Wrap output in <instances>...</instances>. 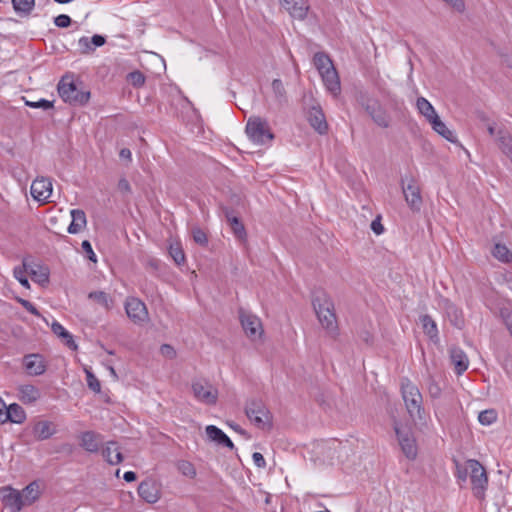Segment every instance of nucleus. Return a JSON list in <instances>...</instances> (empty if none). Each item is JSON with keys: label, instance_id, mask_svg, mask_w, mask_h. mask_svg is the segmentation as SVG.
<instances>
[{"label": "nucleus", "instance_id": "5fc2aeb1", "mask_svg": "<svg viewBox=\"0 0 512 512\" xmlns=\"http://www.w3.org/2000/svg\"><path fill=\"white\" fill-rule=\"evenodd\" d=\"M16 300L31 314H33L37 317L42 316L41 313L39 312V310L30 301L23 299V298H19V297L16 298Z\"/></svg>", "mask_w": 512, "mask_h": 512}, {"label": "nucleus", "instance_id": "2f4dec72", "mask_svg": "<svg viewBox=\"0 0 512 512\" xmlns=\"http://www.w3.org/2000/svg\"><path fill=\"white\" fill-rule=\"evenodd\" d=\"M28 273L31 279L41 286L49 283L50 271L47 266L37 265L36 268H28Z\"/></svg>", "mask_w": 512, "mask_h": 512}, {"label": "nucleus", "instance_id": "cd10ccee", "mask_svg": "<svg viewBox=\"0 0 512 512\" xmlns=\"http://www.w3.org/2000/svg\"><path fill=\"white\" fill-rule=\"evenodd\" d=\"M429 123L432 125L433 130L437 132L439 135H441L443 138H445L447 141L451 143L457 142L454 133L447 128L445 123L441 121L438 115H434L433 119L430 120Z\"/></svg>", "mask_w": 512, "mask_h": 512}, {"label": "nucleus", "instance_id": "052dcab7", "mask_svg": "<svg viewBox=\"0 0 512 512\" xmlns=\"http://www.w3.org/2000/svg\"><path fill=\"white\" fill-rule=\"evenodd\" d=\"M253 461L258 468H265L266 461L263 455L259 452H254L252 455Z\"/></svg>", "mask_w": 512, "mask_h": 512}, {"label": "nucleus", "instance_id": "37998d69", "mask_svg": "<svg viewBox=\"0 0 512 512\" xmlns=\"http://www.w3.org/2000/svg\"><path fill=\"white\" fill-rule=\"evenodd\" d=\"M272 90L276 100L279 103L286 102V90L280 79H274L272 82Z\"/></svg>", "mask_w": 512, "mask_h": 512}, {"label": "nucleus", "instance_id": "20e7f679", "mask_svg": "<svg viewBox=\"0 0 512 512\" xmlns=\"http://www.w3.org/2000/svg\"><path fill=\"white\" fill-rule=\"evenodd\" d=\"M245 414L257 428L262 430L272 428V414L261 399L248 400L245 405Z\"/></svg>", "mask_w": 512, "mask_h": 512}, {"label": "nucleus", "instance_id": "bf43d9fd", "mask_svg": "<svg viewBox=\"0 0 512 512\" xmlns=\"http://www.w3.org/2000/svg\"><path fill=\"white\" fill-rule=\"evenodd\" d=\"M447 2L452 8H454L458 12H463L465 10L464 0H444Z\"/></svg>", "mask_w": 512, "mask_h": 512}, {"label": "nucleus", "instance_id": "2eb2a0df", "mask_svg": "<svg viewBox=\"0 0 512 512\" xmlns=\"http://www.w3.org/2000/svg\"><path fill=\"white\" fill-rule=\"evenodd\" d=\"M307 120L319 134L324 135L328 132V123L320 105L312 106L309 109Z\"/></svg>", "mask_w": 512, "mask_h": 512}, {"label": "nucleus", "instance_id": "13d9d810", "mask_svg": "<svg viewBox=\"0 0 512 512\" xmlns=\"http://www.w3.org/2000/svg\"><path fill=\"white\" fill-rule=\"evenodd\" d=\"M371 230L376 234V235H380L383 233L384 231V227L381 223V218L380 216H378L376 219H374L372 222H371Z\"/></svg>", "mask_w": 512, "mask_h": 512}, {"label": "nucleus", "instance_id": "1a4fd4ad", "mask_svg": "<svg viewBox=\"0 0 512 512\" xmlns=\"http://www.w3.org/2000/svg\"><path fill=\"white\" fill-rule=\"evenodd\" d=\"M194 397L208 405H214L217 402L218 390L206 380H196L192 383Z\"/></svg>", "mask_w": 512, "mask_h": 512}, {"label": "nucleus", "instance_id": "ea45409f", "mask_svg": "<svg viewBox=\"0 0 512 512\" xmlns=\"http://www.w3.org/2000/svg\"><path fill=\"white\" fill-rule=\"evenodd\" d=\"M205 431L208 438L211 441L217 443L218 445H220L222 440H224L225 437L227 436L220 428H218L215 425L206 426Z\"/></svg>", "mask_w": 512, "mask_h": 512}, {"label": "nucleus", "instance_id": "e2e57ef3", "mask_svg": "<svg viewBox=\"0 0 512 512\" xmlns=\"http://www.w3.org/2000/svg\"><path fill=\"white\" fill-rule=\"evenodd\" d=\"M161 353L170 359L175 357V355H176L174 348L168 344H163L161 346Z\"/></svg>", "mask_w": 512, "mask_h": 512}, {"label": "nucleus", "instance_id": "58836bf2", "mask_svg": "<svg viewBox=\"0 0 512 512\" xmlns=\"http://www.w3.org/2000/svg\"><path fill=\"white\" fill-rule=\"evenodd\" d=\"M416 104H417V108H418L419 112L423 116H425L428 121L432 120L434 115H437L434 107L424 97H419L417 99V103Z\"/></svg>", "mask_w": 512, "mask_h": 512}, {"label": "nucleus", "instance_id": "6e6d98bb", "mask_svg": "<svg viewBox=\"0 0 512 512\" xmlns=\"http://www.w3.org/2000/svg\"><path fill=\"white\" fill-rule=\"evenodd\" d=\"M83 251L86 253V257L92 261L97 262L96 254L93 251L92 245L88 240H84L81 244Z\"/></svg>", "mask_w": 512, "mask_h": 512}, {"label": "nucleus", "instance_id": "dca6fc26", "mask_svg": "<svg viewBox=\"0 0 512 512\" xmlns=\"http://www.w3.org/2000/svg\"><path fill=\"white\" fill-rule=\"evenodd\" d=\"M282 7L293 17L299 20L306 18L309 4L308 0H279Z\"/></svg>", "mask_w": 512, "mask_h": 512}, {"label": "nucleus", "instance_id": "0eeeda50", "mask_svg": "<svg viewBox=\"0 0 512 512\" xmlns=\"http://www.w3.org/2000/svg\"><path fill=\"white\" fill-rule=\"evenodd\" d=\"M467 463L468 468L470 469V480L473 494L476 498L483 500L485 498V491L488 485L486 470L478 460L469 459Z\"/></svg>", "mask_w": 512, "mask_h": 512}, {"label": "nucleus", "instance_id": "de8ad7c7", "mask_svg": "<svg viewBox=\"0 0 512 512\" xmlns=\"http://www.w3.org/2000/svg\"><path fill=\"white\" fill-rule=\"evenodd\" d=\"M85 373L89 389H91L95 393H99L101 391L100 381L90 370L85 369Z\"/></svg>", "mask_w": 512, "mask_h": 512}, {"label": "nucleus", "instance_id": "473e14b6", "mask_svg": "<svg viewBox=\"0 0 512 512\" xmlns=\"http://www.w3.org/2000/svg\"><path fill=\"white\" fill-rule=\"evenodd\" d=\"M38 488V484L36 482H32L22 490L21 495L23 496V507L33 504L39 498Z\"/></svg>", "mask_w": 512, "mask_h": 512}, {"label": "nucleus", "instance_id": "864d4df0", "mask_svg": "<svg viewBox=\"0 0 512 512\" xmlns=\"http://www.w3.org/2000/svg\"><path fill=\"white\" fill-rule=\"evenodd\" d=\"M78 44L81 48L82 54H89L94 51V47L92 46V43H91V38L89 39L88 37H85V36L81 37L78 41Z\"/></svg>", "mask_w": 512, "mask_h": 512}, {"label": "nucleus", "instance_id": "49530a36", "mask_svg": "<svg viewBox=\"0 0 512 512\" xmlns=\"http://www.w3.org/2000/svg\"><path fill=\"white\" fill-rule=\"evenodd\" d=\"M88 298L96 301L105 308H109V295L104 291L90 292Z\"/></svg>", "mask_w": 512, "mask_h": 512}, {"label": "nucleus", "instance_id": "f03ea898", "mask_svg": "<svg viewBox=\"0 0 512 512\" xmlns=\"http://www.w3.org/2000/svg\"><path fill=\"white\" fill-rule=\"evenodd\" d=\"M58 94L65 103L74 106H83L90 99V91L79 89L78 84L73 80V76L64 75L57 86Z\"/></svg>", "mask_w": 512, "mask_h": 512}, {"label": "nucleus", "instance_id": "bb28decb", "mask_svg": "<svg viewBox=\"0 0 512 512\" xmlns=\"http://www.w3.org/2000/svg\"><path fill=\"white\" fill-rule=\"evenodd\" d=\"M25 419L26 413L19 404L13 403L6 408L4 421L21 424Z\"/></svg>", "mask_w": 512, "mask_h": 512}, {"label": "nucleus", "instance_id": "69168bd1", "mask_svg": "<svg viewBox=\"0 0 512 512\" xmlns=\"http://www.w3.org/2000/svg\"><path fill=\"white\" fill-rule=\"evenodd\" d=\"M74 450H75V447H74V445H73V444H70V443H63V444L59 447V449L57 450V452H64V453H66V454H68V455H71V454H73Z\"/></svg>", "mask_w": 512, "mask_h": 512}, {"label": "nucleus", "instance_id": "c03bdc74", "mask_svg": "<svg viewBox=\"0 0 512 512\" xmlns=\"http://www.w3.org/2000/svg\"><path fill=\"white\" fill-rule=\"evenodd\" d=\"M177 468L184 476L194 478L196 476V469L194 465L186 460H180L177 463Z\"/></svg>", "mask_w": 512, "mask_h": 512}, {"label": "nucleus", "instance_id": "5701e85b", "mask_svg": "<svg viewBox=\"0 0 512 512\" xmlns=\"http://www.w3.org/2000/svg\"><path fill=\"white\" fill-rule=\"evenodd\" d=\"M450 359L454 365V369L457 375H461L467 370L469 360L462 349L458 347H452L450 349Z\"/></svg>", "mask_w": 512, "mask_h": 512}, {"label": "nucleus", "instance_id": "c756f323", "mask_svg": "<svg viewBox=\"0 0 512 512\" xmlns=\"http://www.w3.org/2000/svg\"><path fill=\"white\" fill-rule=\"evenodd\" d=\"M419 321L422 325L424 333L433 341L437 342L438 338V329L436 322L432 319V317L428 314L421 315L419 317Z\"/></svg>", "mask_w": 512, "mask_h": 512}, {"label": "nucleus", "instance_id": "338daca9", "mask_svg": "<svg viewBox=\"0 0 512 512\" xmlns=\"http://www.w3.org/2000/svg\"><path fill=\"white\" fill-rule=\"evenodd\" d=\"M229 426L234 430L236 431L237 433L243 435L244 437L246 438H250V435L247 433V431H245L244 429H242L240 427V425L234 423V422H231V423H228Z\"/></svg>", "mask_w": 512, "mask_h": 512}, {"label": "nucleus", "instance_id": "a18cd8bd", "mask_svg": "<svg viewBox=\"0 0 512 512\" xmlns=\"http://www.w3.org/2000/svg\"><path fill=\"white\" fill-rule=\"evenodd\" d=\"M497 419V413L494 409L484 410L479 413L478 420L482 425H490Z\"/></svg>", "mask_w": 512, "mask_h": 512}, {"label": "nucleus", "instance_id": "603ef678", "mask_svg": "<svg viewBox=\"0 0 512 512\" xmlns=\"http://www.w3.org/2000/svg\"><path fill=\"white\" fill-rule=\"evenodd\" d=\"M54 24L59 28H68L72 24V19L66 14H60L54 18Z\"/></svg>", "mask_w": 512, "mask_h": 512}, {"label": "nucleus", "instance_id": "79ce46f5", "mask_svg": "<svg viewBox=\"0 0 512 512\" xmlns=\"http://www.w3.org/2000/svg\"><path fill=\"white\" fill-rule=\"evenodd\" d=\"M191 236L194 242L202 247H206L208 245V237L206 232L198 226H194L191 228Z\"/></svg>", "mask_w": 512, "mask_h": 512}, {"label": "nucleus", "instance_id": "b1692460", "mask_svg": "<svg viewBox=\"0 0 512 512\" xmlns=\"http://www.w3.org/2000/svg\"><path fill=\"white\" fill-rule=\"evenodd\" d=\"M102 456L110 465H117L124 459L116 441L106 443V447L102 449Z\"/></svg>", "mask_w": 512, "mask_h": 512}, {"label": "nucleus", "instance_id": "6e6552de", "mask_svg": "<svg viewBox=\"0 0 512 512\" xmlns=\"http://www.w3.org/2000/svg\"><path fill=\"white\" fill-rule=\"evenodd\" d=\"M394 430L401 450L406 458L409 460L416 459L418 449L411 428L394 421Z\"/></svg>", "mask_w": 512, "mask_h": 512}, {"label": "nucleus", "instance_id": "7ed1b4c3", "mask_svg": "<svg viewBox=\"0 0 512 512\" xmlns=\"http://www.w3.org/2000/svg\"><path fill=\"white\" fill-rule=\"evenodd\" d=\"M357 101L377 126L390 127L392 117L378 99L372 98L366 92H360Z\"/></svg>", "mask_w": 512, "mask_h": 512}, {"label": "nucleus", "instance_id": "3c124183", "mask_svg": "<svg viewBox=\"0 0 512 512\" xmlns=\"http://www.w3.org/2000/svg\"><path fill=\"white\" fill-rule=\"evenodd\" d=\"M456 464V472L455 476L459 481L465 482L467 480L468 475H470V469L468 468V463L466 462V466H462L458 461L455 460Z\"/></svg>", "mask_w": 512, "mask_h": 512}, {"label": "nucleus", "instance_id": "9d476101", "mask_svg": "<svg viewBox=\"0 0 512 512\" xmlns=\"http://www.w3.org/2000/svg\"><path fill=\"white\" fill-rule=\"evenodd\" d=\"M402 190L408 206L413 211H420L422 206V197L419 186L416 184L414 178H411L409 183L405 186L403 179L401 180Z\"/></svg>", "mask_w": 512, "mask_h": 512}, {"label": "nucleus", "instance_id": "f8f14e48", "mask_svg": "<svg viewBox=\"0 0 512 512\" xmlns=\"http://www.w3.org/2000/svg\"><path fill=\"white\" fill-rule=\"evenodd\" d=\"M222 212L234 234V236L240 241L245 242L247 240V232L240 217L235 213L232 208L222 207Z\"/></svg>", "mask_w": 512, "mask_h": 512}, {"label": "nucleus", "instance_id": "72a5a7b5", "mask_svg": "<svg viewBox=\"0 0 512 512\" xmlns=\"http://www.w3.org/2000/svg\"><path fill=\"white\" fill-rule=\"evenodd\" d=\"M168 252H169V255L171 256V258L173 259V261L177 265H182L185 263V261H186L185 253L183 251V248H182L180 242H178V241L171 242L168 247Z\"/></svg>", "mask_w": 512, "mask_h": 512}, {"label": "nucleus", "instance_id": "4c0bfd02", "mask_svg": "<svg viewBox=\"0 0 512 512\" xmlns=\"http://www.w3.org/2000/svg\"><path fill=\"white\" fill-rule=\"evenodd\" d=\"M313 62L319 73L329 69L330 67H334L332 60L324 52L315 53Z\"/></svg>", "mask_w": 512, "mask_h": 512}, {"label": "nucleus", "instance_id": "4be33fe9", "mask_svg": "<svg viewBox=\"0 0 512 512\" xmlns=\"http://www.w3.org/2000/svg\"><path fill=\"white\" fill-rule=\"evenodd\" d=\"M24 366L30 375L38 376L42 375L46 366L42 357L39 354H30L24 357Z\"/></svg>", "mask_w": 512, "mask_h": 512}, {"label": "nucleus", "instance_id": "412c9836", "mask_svg": "<svg viewBox=\"0 0 512 512\" xmlns=\"http://www.w3.org/2000/svg\"><path fill=\"white\" fill-rule=\"evenodd\" d=\"M320 75L322 77L325 87L329 92H331L334 95L340 93V79L335 67H330L329 69L324 70L323 72L320 73Z\"/></svg>", "mask_w": 512, "mask_h": 512}, {"label": "nucleus", "instance_id": "ddd939ff", "mask_svg": "<svg viewBox=\"0 0 512 512\" xmlns=\"http://www.w3.org/2000/svg\"><path fill=\"white\" fill-rule=\"evenodd\" d=\"M125 310L127 316L134 322L139 323L146 320L148 316L145 304L138 298L130 297L126 300Z\"/></svg>", "mask_w": 512, "mask_h": 512}, {"label": "nucleus", "instance_id": "a211bd4d", "mask_svg": "<svg viewBox=\"0 0 512 512\" xmlns=\"http://www.w3.org/2000/svg\"><path fill=\"white\" fill-rule=\"evenodd\" d=\"M102 435L94 431H84L80 435V446L89 453H97L102 444Z\"/></svg>", "mask_w": 512, "mask_h": 512}, {"label": "nucleus", "instance_id": "a19ab883", "mask_svg": "<svg viewBox=\"0 0 512 512\" xmlns=\"http://www.w3.org/2000/svg\"><path fill=\"white\" fill-rule=\"evenodd\" d=\"M26 272H28V266L25 261H23L22 266H16L13 269V275L19 281V283L25 288H30L28 278L25 276Z\"/></svg>", "mask_w": 512, "mask_h": 512}, {"label": "nucleus", "instance_id": "09e8293b", "mask_svg": "<svg viewBox=\"0 0 512 512\" xmlns=\"http://www.w3.org/2000/svg\"><path fill=\"white\" fill-rule=\"evenodd\" d=\"M25 105L31 108H41L43 110H49L54 107V102L46 99H40L38 101H25Z\"/></svg>", "mask_w": 512, "mask_h": 512}, {"label": "nucleus", "instance_id": "aec40b11", "mask_svg": "<svg viewBox=\"0 0 512 512\" xmlns=\"http://www.w3.org/2000/svg\"><path fill=\"white\" fill-rule=\"evenodd\" d=\"M444 310L452 326H454L457 329H462L464 327L465 319L463 316V312L454 303H452L448 299H445Z\"/></svg>", "mask_w": 512, "mask_h": 512}, {"label": "nucleus", "instance_id": "f704fd0d", "mask_svg": "<svg viewBox=\"0 0 512 512\" xmlns=\"http://www.w3.org/2000/svg\"><path fill=\"white\" fill-rule=\"evenodd\" d=\"M13 9L21 16L30 15L34 8L35 0H11Z\"/></svg>", "mask_w": 512, "mask_h": 512}, {"label": "nucleus", "instance_id": "f257e3e1", "mask_svg": "<svg viewBox=\"0 0 512 512\" xmlns=\"http://www.w3.org/2000/svg\"><path fill=\"white\" fill-rule=\"evenodd\" d=\"M312 305L322 327L329 333L335 334L338 325L331 297L322 289L315 290L312 296Z\"/></svg>", "mask_w": 512, "mask_h": 512}, {"label": "nucleus", "instance_id": "e433bc0d", "mask_svg": "<svg viewBox=\"0 0 512 512\" xmlns=\"http://www.w3.org/2000/svg\"><path fill=\"white\" fill-rule=\"evenodd\" d=\"M21 399L25 403H33L40 398V391L33 385H23L20 387Z\"/></svg>", "mask_w": 512, "mask_h": 512}, {"label": "nucleus", "instance_id": "423d86ee", "mask_svg": "<svg viewBox=\"0 0 512 512\" xmlns=\"http://www.w3.org/2000/svg\"><path fill=\"white\" fill-rule=\"evenodd\" d=\"M245 131L249 138L257 144L262 145L274 139V134L269 129L267 121L258 116L248 119Z\"/></svg>", "mask_w": 512, "mask_h": 512}, {"label": "nucleus", "instance_id": "c9c22d12", "mask_svg": "<svg viewBox=\"0 0 512 512\" xmlns=\"http://www.w3.org/2000/svg\"><path fill=\"white\" fill-rule=\"evenodd\" d=\"M492 254L497 260L503 263L512 262V251L508 249V247L505 244H495L492 250Z\"/></svg>", "mask_w": 512, "mask_h": 512}, {"label": "nucleus", "instance_id": "c85d7f7f", "mask_svg": "<svg viewBox=\"0 0 512 512\" xmlns=\"http://www.w3.org/2000/svg\"><path fill=\"white\" fill-rule=\"evenodd\" d=\"M52 332L64 341V344L71 350H77L78 346L75 343L73 336L57 321L51 325Z\"/></svg>", "mask_w": 512, "mask_h": 512}, {"label": "nucleus", "instance_id": "39448f33", "mask_svg": "<svg viewBox=\"0 0 512 512\" xmlns=\"http://www.w3.org/2000/svg\"><path fill=\"white\" fill-rule=\"evenodd\" d=\"M402 396L409 415L419 420L424 418V408L422 407V395L419 389L409 380L401 384Z\"/></svg>", "mask_w": 512, "mask_h": 512}, {"label": "nucleus", "instance_id": "4d7b16f0", "mask_svg": "<svg viewBox=\"0 0 512 512\" xmlns=\"http://www.w3.org/2000/svg\"><path fill=\"white\" fill-rule=\"evenodd\" d=\"M428 391L432 398H438L441 394L440 386L433 379H430V382L428 385Z\"/></svg>", "mask_w": 512, "mask_h": 512}, {"label": "nucleus", "instance_id": "0e129e2a", "mask_svg": "<svg viewBox=\"0 0 512 512\" xmlns=\"http://www.w3.org/2000/svg\"><path fill=\"white\" fill-rule=\"evenodd\" d=\"M118 189L122 193H131V186L125 178H121L118 182Z\"/></svg>", "mask_w": 512, "mask_h": 512}, {"label": "nucleus", "instance_id": "6ab92c4d", "mask_svg": "<svg viewBox=\"0 0 512 512\" xmlns=\"http://www.w3.org/2000/svg\"><path fill=\"white\" fill-rule=\"evenodd\" d=\"M139 496L147 503H155L160 498V490L156 482L144 480L138 486Z\"/></svg>", "mask_w": 512, "mask_h": 512}, {"label": "nucleus", "instance_id": "680f3d73", "mask_svg": "<svg viewBox=\"0 0 512 512\" xmlns=\"http://www.w3.org/2000/svg\"><path fill=\"white\" fill-rule=\"evenodd\" d=\"M91 43L94 48L101 47L106 43V38L102 35L95 34L91 37Z\"/></svg>", "mask_w": 512, "mask_h": 512}, {"label": "nucleus", "instance_id": "a878e982", "mask_svg": "<svg viewBox=\"0 0 512 512\" xmlns=\"http://www.w3.org/2000/svg\"><path fill=\"white\" fill-rule=\"evenodd\" d=\"M56 433L54 425L49 421H38L33 427V434L39 441L46 440Z\"/></svg>", "mask_w": 512, "mask_h": 512}, {"label": "nucleus", "instance_id": "f3484780", "mask_svg": "<svg viewBox=\"0 0 512 512\" xmlns=\"http://www.w3.org/2000/svg\"><path fill=\"white\" fill-rule=\"evenodd\" d=\"M52 194V182L48 178L36 179L31 185V195L37 201H45Z\"/></svg>", "mask_w": 512, "mask_h": 512}, {"label": "nucleus", "instance_id": "7c9ffc66", "mask_svg": "<svg viewBox=\"0 0 512 512\" xmlns=\"http://www.w3.org/2000/svg\"><path fill=\"white\" fill-rule=\"evenodd\" d=\"M497 141L501 151L512 162V136L506 130L500 129L497 132Z\"/></svg>", "mask_w": 512, "mask_h": 512}, {"label": "nucleus", "instance_id": "9b49d317", "mask_svg": "<svg viewBox=\"0 0 512 512\" xmlns=\"http://www.w3.org/2000/svg\"><path fill=\"white\" fill-rule=\"evenodd\" d=\"M0 496L3 505L10 508L11 512H20L23 508V496L18 490L10 486L2 487Z\"/></svg>", "mask_w": 512, "mask_h": 512}, {"label": "nucleus", "instance_id": "4468645a", "mask_svg": "<svg viewBox=\"0 0 512 512\" xmlns=\"http://www.w3.org/2000/svg\"><path fill=\"white\" fill-rule=\"evenodd\" d=\"M241 325L246 335L252 339L260 337L263 330L260 319L251 314H245L242 310L240 311Z\"/></svg>", "mask_w": 512, "mask_h": 512}, {"label": "nucleus", "instance_id": "8fccbe9b", "mask_svg": "<svg viewBox=\"0 0 512 512\" xmlns=\"http://www.w3.org/2000/svg\"><path fill=\"white\" fill-rule=\"evenodd\" d=\"M127 78L134 87H141L145 83L144 74L138 70L130 72Z\"/></svg>", "mask_w": 512, "mask_h": 512}, {"label": "nucleus", "instance_id": "393cba45", "mask_svg": "<svg viewBox=\"0 0 512 512\" xmlns=\"http://www.w3.org/2000/svg\"><path fill=\"white\" fill-rule=\"evenodd\" d=\"M71 217L72 221L68 226V233L77 234L86 227V214L81 209H73L71 210Z\"/></svg>", "mask_w": 512, "mask_h": 512}, {"label": "nucleus", "instance_id": "774afa93", "mask_svg": "<svg viewBox=\"0 0 512 512\" xmlns=\"http://www.w3.org/2000/svg\"><path fill=\"white\" fill-rule=\"evenodd\" d=\"M123 479L126 482H133V481H135L137 479V475L133 471H127V472L124 473Z\"/></svg>", "mask_w": 512, "mask_h": 512}]
</instances>
